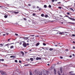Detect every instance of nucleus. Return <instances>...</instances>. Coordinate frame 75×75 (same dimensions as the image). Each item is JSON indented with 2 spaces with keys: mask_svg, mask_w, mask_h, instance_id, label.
<instances>
[{
  "mask_svg": "<svg viewBox=\"0 0 75 75\" xmlns=\"http://www.w3.org/2000/svg\"><path fill=\"white\" fill-rule=\"evenodd\" d=\"M39 60H41V58L40 57H38Z\"/></svg>",
  "mask_w": 75,
  "mask_h": 75,
  "instance_id": "obj_50",
  "label": "nucleus"
},
{
  "mask_svg": "<svg viewBox=\"0 0 75 75\" xmlns=\"http://www.w3.org/2000/svg\"><path fill=\"white\" fill-rule=\"evenodd\" d=\"M21 54H22L23 56H24V52H23L21 51Z\"/></svg>",
  "mask_w": 75,
  "mask_h": 75,
  "instance_id": "obj_15",
  "label": "nucleus"
},
{
  "mask_svg": "<svg viewBox=\"0 0 75 75\" xmlns=\"http://www.w3.org/2000/svg\"><path fill=\"white\" fill-rule=\"evenodd\" d=\"M60 58L61 59H63V57H62V56H60Z\"/></svg>",
  "mask_w": 75,
  "mask_h": 75,
  "instance_id": "obj_46",
  "label": "nucleus"
},
{
  "mask_svg": "<svg viewBox=\"0 0 75 75\" xmlns=\"http://www.w3.org/2000/svg\"><path fill=\"white\" fill-rule=\"evenodd\" d=\"M69 23H71V24L74 25L75 23H72L71 22H69Z\"/></svg>",
  "mask_w": 75,
  "mask_h": 75,
  "instance_id": "obj_17",
  "label": "nucleus"
},
{
  "mask_svg": "<svg viewBox=\"0 0 75 75\" xmlns=\"http://www.w3.org/2000/svg\"><path fill=\"white\" fill-rule=\"evenodd\" d=\"M6 34L7 35H8L9 34H8V33H6Z\"/></svg>",
  "mask_w": 75,
  "mask_h": 75,
  "instance_id": "obj_60",
  "label": "nucleus"
},
{
  "mask_svg": "<svg viewBox=\"0 0 75 75\" xmlns=\"http://www.w3.org/2000/svg\"><path fill=\"white\" fill-rule=\"evenodd\" d=\"M39 37V36L38 35H36L35 36V37Z\"/></svg>",
  "mask_w": 75,
  "mask_h": 75,
  "instance_id": "obj_44",
  "label": "nucleus"
},
{
  "mask_svg": "<svg viewBox=\"0 0 75 75\" xmlns=\"http://www.w3.org/2000/svg\"><path fill=\"white\" fill-rule=\"evenodd\" d=\"M19 63H21V62H22L21 61L19 60Z\"/></svg>",
  "mask_w": 75,
  "mask_h": 75,
  "instance_id": "obj_45",
  "label": "nucleus"
},
{
  "mask_svg": "<svg viewBox=\"0 0 75 75\" xmlns=\"http://www.w3.org/2000/svg\"><path fill=\"white\" fill-rule=\"evenodd\" d=\"M1 61H4V59H1Z\"/></svg>",
  "mask_w": 75,
  "mask_h": 75,
  "instance_id": "obj_49",
  "label": "nucleus"
},
{
  "mask_svg": "<svg viewBox=\"0 0 75 75\" xmlns=\"http://www.w3.org/2000/svg\"><path fill=\"white\" fill-rule=\"evenodd\" d=\"M58 8H59V9H61L62 8H61V7L59 6V7H58Z\"/></svg>",
  "mask_w": 75,
  "mask_h": 75,
  "instance_id": "obj_41",
  "label": "nucleus"
},
{
  "mask_svg": "<svg viewBox=\"0 0 75 75\" xmlns=\"http://www.w3.org/2000/svg\"><path fill=\"white\" fill-rule=\"evenodd\" d=\"M0 47H3V45L2 44H0Z\"/></svg>",
  "mask_w": 75,
  "mask_h": 75,
  "instance_id": "obj_20",
  "label": "nucleus"
},
{
  "mask_svg": "<svg viewBox=\"0 0 75 75\" xmlns=\"http://www.w3.org/2000/svg\"><path fill=\"white\" fill-rule=\"evenodd\" d=\"M70 18V19L73 21H75V19H73L72 18Z\"/></svg>",
  "mask_w": 75,
  "mask_h": 75,
  "instance_id": "obj_12",
  "label": "nucleus"
},
{
  "mask_svg": "<svg viewBox=\"0 0 75 75\" xmlns=\"http://www.w3.org/2000/svg\"><path fill=\"white\" fill-rule=\"evenodd\" d=\"M28 6H31V5H30V4H28Z\"/></svg>",
  "mask_w": 75,
  "mask_h": 75,
  "instance_id": "obj_56",
  "label": "nucleus"
},
{
  "mask_svg": "<svg viewBox=\"0 0 75 75\" xmlns=\"http://www.w3.org/2000/svg\"><path fill=\"white\" fill-rule=\"evenodd\" d=\"M30 60L31 61H33V58H30Z\"/></svg>",
  "mask_w": 75,
  "mask_h": 75,
  "instance_id": "obj_21",
  "label": "nucleus"
},
{
  "mask_svg": "<svg viewBox=\"0 0 75 75\" xmlns=\"http://www.w3.org/2000/svg\"><path fill=\"white\" fill-rule=\"evenodd\" d=\"M37 8H39V7L38 6H37Z\"/></svg>",
  "mask_w": 75,
  "mask_h": 75,
  "instance_id": "obj_55",
  "label": "nucleus"
},
{
  "mask_svg": "<svg viewBox=\"0 0 75 75\" xmlns=\"http://www.w3.org/2000/svg\"><path fill=\"white\" fill-rule=\"evenodd\" d=\"M73 47V48L74 49H75V47L74 46Z\"/></svg>",
  "mask_w": 75,
  "mask_h": 75,
  "instance_id": "obj_62",
  "label": "nucleus"
},
{
  "mask_svg": "<svg viewBox=\"0 0 75 75\" xmlns=\"http://www.w3.org/2000/svg\"><path fill=\"white\" fill-rule=\"evenodd\" d=\"M13 13H14L15 14H18V13H19V12L18 11H17V12L13 11Z\"/></svg>",
  "mask_w": 75,
  "mask_h": 75,
  "instance_id": "obj_8",
  "label": "nucleus"
},
{
  "mask_svg": "<svg viewBox=\"0 0 75 75\" xmlns=\"http://www.w3.org/2000/svg\"><path fill=\"white\" fill-rule=\"evenodd\" d=\"M69 49H67L65 50V51H69Z\"/></svg>",
  "mask_w": 75,
  "mask_h": 75,
  "instance_id": "obj_53",
  "label": "nucleus"
},
{
  "mask_svg": "<svg viewBox=\"0 0 75 75\" xmlns=\"http://www.w3.org/2000/svg\"><path fill=\"white\" fill-rule=\"evenodd\" d=\"M72 36H73V37H75V35H74V34H73V35H72Z\"/></svg>",
  "mask_w": 75,
  "mask_h": 75,
  "instance_id": "obj_47",
  "label": "nucleus"
},
{
  "mask_svg": "<svg viewBox=\"0 0 75 75\" xmlns=\"http://www.w3.org/2000/svg\"><path fill=\"white\" fill-rule=\"evenodd\" d=\"M70 75H75V73L71 74H70Z\"/></svg>",
  "mask_w": 75,
  "mask_h": 75,
  "instance_id": "obj_34",
  "label": "nucleus"
},
{
  "mask_svg": "<svg viewBox=\"0 0 75 75\" xmlns=\"http://www.w3.org/2000/svg\"><path fill=\"white\" fill-rule=\"evenodd\" d=\"M48 71H46L45 72H44L43 73V75H48Z\"/></svg>",
  "mask_w": 75,
  "mask_h": 75,
  "instance_id": "obj_3",
  "label": "nucleus"
},
{
  "mask_svg": "<svg viewBox=\"0 0 75 75\" xmlns=\"http://www.w3.org/2000/svg\"><path fill=\"white\" fill-rule=\"evenodd\" d=\"M69 57L71 58L72 57L71 55H70V56H69Z\"/></svg>",
  "mask_w": 75,
  "mask_h": 75,
  "instance_id": "obj_57",
  "label": "nucleus"
},
{
  "mask_svg": "<svg viewBox=\"0 0 75 75\" xmlns=\"http://www.w3.org/2000/svg\"><path fill=\"white\" fill-rule=\"evenodd\" d=\"M73 73V71H70V72H69V73L70 74H72V73Z\"/></svg>",
  "mask_w": 75,
  "mask_h": 75,
  "instance_id": "obj_24",
  "label": "nucleus"
},
{
  "mask_svg": "<svg viewBox=\"0 0 75 75\" xmlns=\"http://www.w3.org/2000/svg\"><path fill=\"white\" fill-rule=\"evenodd\" d=\"M49 7L50 8H51V5H49Z\"/></svg>",
  "mask_w": 75,
  "mask_h": 75,
  "instance_id": "obj_36",
  "label": "nucleus"
},
{
  "mask_svg": "<svg viewBox=\"0 0 75 75\" xmlns=\"http://www.w3.org/2000/svg\"><path fill=\"white\" fill-rule=\"evenodd\" d=\"M12 44H13L12 43H11V44H8H8H7L6 45H5V46H8V45H12Z\"/></svg>",
  "mask_w": 75,
  "mask_h": 75,
  "instance_id": "obj_11",
  "label": "nucleus"
},
{
  "mask_svg": "<svg viewBox=\"0 0 75 75\" xmlns=\"http://www.w3.org/2000/svg\"><path fill=\"white\" fill-rule=\"evenodd\" d=\"M22 44V42H21L19 43V45H21Z\"/></svg>",
  "mask_w": 75,
  "mask_h": 75,
  "instance_id": "obj_28",
  "label": "nucleus"
},
{
  "mask_svg": "<svg viewBox=\"0 0 75 75\" xmlns=\"http://www.w3.org/2000/svg\"><path fill=\"white\" fill-rule=\"evenodd\" d=\"M36 60H39L38 57H37V58H36Z\"/></svg>",
  "mask_w": 75,
  "mask_h": 75,
  "instance_id": "obj_39",
  "label": "nucleus"
},
{
  "mask_svg": "<svg viewBox=\"0 0 75 75\" xmlns=\"http://www.w3.org/2000/svg\"><path fill=\"white\" fill-rule=\"evenodd\" d=\"M2 75H6V72L4 71H2V70H1L0 71Z\"/></svg>",
  "mask_w": 75,
  "mask_h": 75,
  "instance_id": "obj_1",
  "label": "nucleus"
},
{
  "mask_svg": "<svg viewBox=\"0 0 75 75\" xmlns=\"http://www.w3.org/2000/svg\"><path fill=\"white\" fill-rule=\"evenodd\" d=\"M72 55H73V56H74V55H74V54H72Z\"/></svg>",
  "mask_w": 75,
  "mask_h": 75,
  "instance_id": "obj_64",
  "label": "nucleus"
},
{
  "mask_svg": "<svg viewBox=\"0 0 75 75\" xmlns=\"http://www.w3.org/2000/svg\"><path fill=\"white\" fill-rule=\"evenodd\" d=\"M23 45L24 47H27V44L26 42H25L23 43Z\"/></svg>",
  "mask_w": 75,
  "mask_h": 75,
  "instance_id": "obj_5",
  "label": "nucleus"
},
{
  "mask_svg": "<svg viewBox=\"0 0 75 75\" xmlns=\"http://www.w3.org/2000/svg\"><path fill=\"white\" fill-rule=\"evenodd\" d=\"M29 65V64H25L24 65L25 66H28Z\"/></svg>",
  "mask_w": 75,
  "mask_h": 75,
  "instance_id": "obj_26",
  "label": "nucleus"
},
{
  "mask_svg": "<svg viewBox=\"0 0 75 75\" xmlns=\"http://www.w3.org/2000/svg\"><path fill=\"white\" fill-rule=\"evenodd\" d=\"M30 36H32V37H34L35 36V35H30Z\"/></svg>",
  "mask_w": 75,
  "mask_h": 75,
  "instance_id": "obj_52",
  "label": "nucleus"
},
{
  "mask_svg": "<svg viewBox=\"0 0 75 75\" xmlns=\"http://www.w3.org/2000/svg\"><path fill=\"white\" fill-rule=\"evenodd\" d=\"M14 47V46H12L10 47L11 48H13Z\"/></svg>",
  "mask_w": 75,
  "mask_h": 75,
  "instance_id": "obj_31",
  "label": "nucleus"
},
{
  "mask_svg": "<svg viewBox=\"0 0 75 75\" xmlns=\"http://www.w3.org/2000/svg\"><path fill=\"white\" fill-rule=\"evenodd\" d=\"M57 73L59 75H61L59 71H58Z\"/></svg>",
  "mask_w": 75,
  "mask_h": 75,
  "instance_id": "obj_22",
  "label": "nucleus"
},
{
  "mask_svg": "<svg viewBox=\"0 0 75 75\" xmlns=\"http://www.w3.org/2000/svg\"><path fill=\"white\" fill-rule=\"evenodd\" d=\"M58 33L60 34H63L64 33L58 31V32H57V33H55V34L56 35Z\"/></svg>",
  "mask_w": 75,
  "mask_h": 75,
  "instance_id": "obj_4",
  "label": "nucleus"
},
{
  "mask_svg": "<svg viewBox=\"0 0 75 75\" xmlns=\"http://www.w3.org/2000/svg\"><path fill=\"white\" fill-rule=\"evenodd\" d=\"M73 43H74V44H75V42H74V41H73Z\"/></svg>",
  "mask_w": 75,
  "mask_h": 75,
  "instance_id": "obj_58",
  "label": "nucleus"
},
{
  "mask_svg": "<svg viewBox=\"0 0 75 75\" xmlns=\"http://www.w3.org/2000/svg\"><path fill=\"white\" fill-rule=\"evenodd\" d=\"M70 9L73 11H74V10H73V8H69Z\"/></svg>",
  "mask_w": 75,
  "mask_h": 75,
  "instance_id": "obj_18",
  "label": "nucleus"
},
{
  "mask_svg": "<svg viewBox=\"0 0 75 75\" xmlns=\"http://www.w3.org/2000/svg\"><path fill=\"white\" fill-rule=\"evenodd\" d=\"M8 16L6 15H5L4 16V17L5 18H7Z\"/></svg>",
  "mask_w": 75,
  "mask_h": 75,
  "instance_id": "obj_30",
  "label": "nucleus"
},
{
  "mask_svg": "<svg viewBox=\"0 0 75 75\" xmlns=\"http://www.w3.org/2000/svg\"><path fill=\"white\" fill-rule=\"evenodd\" d=\"M23 39H24V40H27L29 38H23Z\"/></svg>",
  "mask_w": 75,
  "mask_h": 75,
  "instance_id": "obj_10",
  "label": "nucleus"
},
{
  "mask_svg": "<svg viewBox=\"0 0 75 75\" xmlns=\"http://www.w3.org/2000/svg\"><path fill=\"white\" fill-rule=\"evenodd\" d=\"M22 42L23 43H25V42L24 41H22Z\"/></svg>",
  "mask_w": 75,
  "mask_h": 75,
  "instance_id": "obj_63",
  "label": "nucleus"
},
{
  "mask_svg": "<svg viewBox=\"0 0 75 75\" xmlns=\"http://www.w3.org/2000/svg\"><path fill=\"white\" fill-rule=\"evenodd\" d=\"M5 35H6V34H3V36H5Z\"/></svg>",
  "mask_w": 75,
  "mask_h": 75,
  "instance_id": "obj_61",
  "label": "nucleus"
},
{
  "mask_svg": "<svg viewBox=\"0 0 75 75\" xmlns=\"http://www.w3.org/2000/svg\"><path fill=\"white\" fill-rule=\"evenodd\" d=\"M54 73L55 74H56V71L55 69H54Z\"/></svg>",
  "mask_w": 75,
  "mask_h": 75,
  "instance_id": "obj_14",
  "label": "nucleus"
},
{
  "mask_svg": "<svg viewBox=\"0 0 75 75\" xmlns=\"http://www.w3.org/2000/svg\"><path fill=\"white\" fill-rule=\"evenodd\" d=\"M55 33H57V32H58V31L57 30H55Z\"/></svg>",
  "mask_w": 75,
  "mask_h": 75,
  "instance_id": "obj_33",
  "label": "nucleus"
},
{
  "mask_svg": "<svg viewBox=\"0 0 75 75\" xmlns=\"http://www.w3.org/2000/svg\"><path fill=\"white\" fill-rule=\"evenodd\" d=\"M41 16H42V17H43L44 16V14H42L41 15Z\"/></svg>",
  "mask_w": 75,
  "mask_h": 75,
  "instance_id": "obj_32",
  "label": "nucleus"
},
{
  "mask_svg": "<svg viewBox=\"0 0 75 75\" xmlns=\"http://www.w3.org/2000/svg\"><path fill=\"white\" fill-rule=\"evenodd\" d=\"M67 15H69L70 14V13H69V12H67Z\"/></svg>",
  "mask_w": 75,
  "mask_h": 75,
  "instance_id": "obj_42",
  "label": "nucleus"
},
{
  "mask_svg": "<svg viewBox=\"0 0 75 75\" xmlns=\"http://www.w3.org/2000/svg\"><path fill=\"white\" fill-rule=\"evenodd\" d=\"M15 62H18V61L17 60H15Z\"/></svg>",
  "mask_w": 75,
  "mask_h": 75,
  "instance_id": "obj_35",
  "label": "nucleus"
},
{
  "mask_svg": "<svg viewBox=\"0 0 75 75\" xmlns=\"http://www.w3.org/2000/svg\"><path fill=\"white\" fill-rule=\"evenodd\" d=\"M39 75H42V71H39Z\"/></svg>",
  "mask_w": 75,
  "mask_h": 75,
  "instance_id": "obj_13",
  "label": "nucleus"
},
{
  "mask_svg": "<svg viewBox=\"0 0 75 75\" xmlns=\"http://www.w3.org/2000/svg\"><path fill=\"white\" fill-rule=\"evenodd\" d=\"M33 8H35V6H33Z\"/></svg>",
  "mask_w": 75,
  "mask_h": 75,
  "instance_id": "obj_40",
  "label": "nucleus"
},
{
  "mask_svg": "<svg viewBox=\"0 0 75 75\" xmlns=\"http://www.w3.org/2000/svg\"><path fill=\"white\" fill-rule=\"evenodd\" d=\"M38 10H39V11H40L42 10V8H39Z\"/></svg>",
  "mask_w": 75,
  "mask_h": 75,
  "instance_id": "obj_27",
  "label": "nucleus"
},
{
  "mask_svg": "<svg viewBox=\"0 0 75 75\" xmlns=\"http://www.w3.org/2000/svg\"><path fill=\"white\" fill-rule=\"evenodd\" d=\"M65 17H68V18L69 19H70V18H70L69 17V16H65Z\"/></svg>",
  "mask_w": 75,
  "mask_h": 75,
  "instance_id": "obj_19",
  "label": "nucleus"
},
{
  "mask_svg": "<svg viewBox=\"0 0 75 75\" xmlns=\"http://www.w3.org/2000/svg\"><path fill=\"white\" fill-rule=\"evenodd\" d=\"M38 71L37 70H36L35 71H34V72H33V74L34 75H36V74H38Z\"/></svg>",
  "mask_w": 75,
  "mask_h": 75,
  "instance_id": "obj_2",
  "label": "nucleus"
},
{
  "mask_svg": "<svg viewBox=\"0 0 75 75\" xmlns=\"http://www.w3.org/2000/svg\"><path fill=\"white\" fill-rule=\"evenodd\" d=\"M40 45L39 43H38L36 44V46H38Z\"/></svg>",
  "mask_w": 75,
  "mask_h": 75,
  "instance_id": "obj_16",
  "label": "nucleus"
},
{
  "mask_svg": "<svg viewBox=\"0 0 75 75\" xmlns=\"http://www.w3.org/2000/svg\"><path fill=\"white\" fill-rule=\"evenodd\" d=\"M53 50V48H50L49 49V50H50V51L52 50Z\"/></svg>",
  "mask_w": 75,
  "mask_h": 75,
  "instance_id": "obj_23",
  "label": "nucleus"
},
{
  "mask_svg": "<svg viewBox=\"0 0 75 75\" xmlns=\"http://www.w3.org/2000/svg\"><path fill=\"white\" fill-rule=\"evenodd\" d=\"M43 45H46V44H45V43H43Z\"/></svg>",
  "mask_w": 75,
  "mask_h": 75,
  "instance_id": "obj_37",
  "label": "nucleus"
},
{
  "mask_svg": "<svg viewBox=\"0 0 75 75\" xmlns=\"http://www.w3.org/2000/svg\"><path fill=\"white\" fill-rule=\"evenodd\" d=\"M10 57L11 58H13V59H14L16 58V56H13V55L11 56Z\"/></svg>",
  "mask_w": 75,
  "mask_h": 75,
  "instance_id": "obj_6",
  "label": "nucleus"
},
{
  "mask_svg": "<svg viewBox=\"0 0 75 75\" xmlns=\"http://www.w3.org/2000/svg\"><path fill=\"white\" fill-rule=\"evenodd\" d=\"M36 14L35 13H33V14L32 15L33 16H35L36 15Z\"/></svg>",
  "mask_w": 75,
  "mask_h": 75,
  "instance_id": "obj_38",
  "label": "nucleus"
},
{
  "mask_svg": "<svg viewBox=\"0 0 75 75\" xmlns=\"http://www.w3.org/2000/svg\"><path fill=\"white\" fill-rule=\"evenodd\" d=\"M54 1L55 0H52V2H54Z\"/></svg>",
  "mask_w": 75,
  "mask_h": 75,
  "instance_id": "obj_43",
  "label": "nucleus"
},
{
  "mask_svg": "<svg viewBox=\"0 0 75 75\" xmlns=\"http://www.w3.org/2000/svg\"><path fill=\"white\" fill-rule=\"evenodd\" d=\"M15 35H16V36H18V34H17L16 33H15Z\"/></svg>",
  "mask_w": 75,
  "mask_h": 75,
  "instance_id": "obj_48",
  "label": "nucleus"
},
{
  "mask_svg": "<svg viewBox=\"0 0 75 75\" xmlns=\"http://www.w3.org/2000/svg\"><path fill=\"white\" fill-rule=\"evenodd\" d=\"M29 74L30 75H32V72L31 70H29Z\"/></svg>",
  "mask_w": 75,
  "mask_h": 75,
  "instance_id": "obj_7",
  "label": "nucleus"
},
{
  "mask_svg": "<svg viewBox=\"0 0 75 75\" xmlns=\"http://www.w3.org/2000/svg\"><path fill=\"white\" fill-rule=\"evenodd\" d=\"M44 7L45 8H46L47 7V6L46 5H44Z\"/></svg>",
  "mask_w": 75,
  "mask_h": 75,
  "instance_id": "obj_25",
  "label": "nucleus"
},
{
  "mask_svg": "<svg viewBox=\"0 0 75 75\" xmlns=\"http://www.w3.org/2000/svg\"><path fill=\"white\" fill-rule=\"evenodd\" d=\"M61 3V2H58L57 4H60Z\"/></svg>",
  "mask_w": 75,
  "mask_h": 75,
  "instance_id": "obj_54",
  "label": "nucleus"
},
{
  "mask_svg": "<svg viewBox=\"0 0 75 75\" xmlns=\"http://www.w3.org/2000/svg\"><path fill=\"white\" fill-rule=\"evenodd\" d=\"M45 17L47 18L48 17V16L47 15H46L45 16Z\"/></svg>",
  "mask_w": 75,
  "mask_h": 75,
  "instance_id": "obj_29",
  "label": "nucleus"
},
{
  "mask_svg": "<svg viewBox=\"0 0 75 75\" xmlns=\"http://www.w3.org/2000/svg\"><path fill=\"white\" fill-rule=\"evenodd\" d=\"M23 19H24V20H25V21L26 20V19L25 18H24Z\"/></svg>",
  "mask_w": 75,
  "mask_h": 75,
  "instance_id": "obj_59",
  "label": "nucleus"
},
{
  "mask_svg": "<svg viewBox=\"0 0 75 75\" xmlns=\"http://www.w3.org/2000/svg\"><path fill=\"white\" fill-rule=\"evenodd\" d=\"M60 71L61 73H62V68H60Z\"/></svg>",
  "mask_w": 75,
  "mask_h": 75,
  "instance_id": "obj_9",
  "label": "nucleus"
},
{
  "mask_svg": "<svg viewBox=\"0 0 75 75\" xmlns=\"http://www.w3.org/2000/svg\"><path fill=\"white\" fill-rule=\"evenodd\" d=\"M29 44L28 43L26 44V45H29Z\"/></svg>",
  "mask_w": 75,
  "mask_h": 75,
  "instance_id": "obj_51",
  "label": "nucleus"
}]
</instances>
